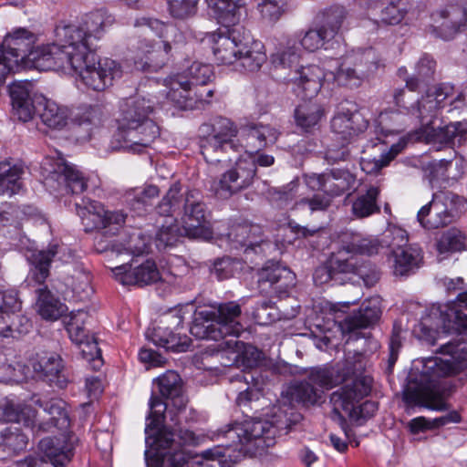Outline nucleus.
Wrapping results in <instances>:
<instances>
[{"mask_svg": "<svg viewBox=\"0 0 467 467\" xmlns=\"http://www.w3.org/2000/svg\"><path fill=\"white\" fill-rule=\"evenodd\" d=\"M276 427L268 420L260 419H249L243 422H234L227 425L226 430L220 432L230 442L225 443L226 447H233L239 444H245L253 440L260 439L266 436L275 435Z\"/></svg>", "mask_w": 467, "mask_h": 467, "instance_id": "obj_30", "label": "nucleus"}, {"mask_svg": "<svg viewBox=\"0 0 467 467\" xmlns=\"http://www.w3.org/2000/svg\"><path fill=\"white\" fill-rule=\"evenodd\" d=\"M115 22L108 10L100 8L85 15L79 25H58L59 40L71 43L76 51L92 50L94 42L100 40Z\"/></svg>", "mask_w": 467, "mask_h": 467, "instance_id": "obj_9", "label": "nucleus"}, {"mask_svg": "<svg viewBox=\"0 0 467 467\" xmlns=\"http://www.w3.org/2000/svg\"><path fill=\"white\" fill-rule=\"evenodd\" d=\"M241 1L205 0L210 13L218 23L225 26V30H220L213 36V52L219 64L234 63L242 48H244L245 29L243 26L229 28L239 22Z\"/></svg>", "mask_w": 467, "mask_h": 467, "instance_id": "obj_3", "label": "nucleus"}, {"mask_svg": "<svg viewBox=\"0 0 467 467\" xmlns=\"http://www.w3.org/2000/svg\"><path fill=\"white\" fill-rule=\"evenodd\" d=\"M34 85L27 80L15 81L9 86L13 114L23 122L33 119L36 111Z\"/></svg>", "mask_w": 467, "mask_h": 467, "instance_id": "obj_40", "label": "nucleus"}, {"mask_svg": "<svg viewBox=\"0 0 467 467\" xmlns=\"http://www.w3.org/2000/svg\"><path fill=\"white\" fill-rule=\"evenodd\" d=\"M36 376L47 382L50 386L64 389L67 379L64 375V363L60 355L56 352H40L30 360Z\"/></svg>", "mask_w": 467, "mask_h": 467, "instance_id": "obj_35", "label": "nucleus"}, {"mask_svg": "<svg viewBox=\"0 0 467 467\" xmlns=\"http://www.w3.org/2000/svg\"><path fill=\"white\" fill-rule=\"evenodd\" d=\"M347 17V11L344 6L333 5L323 13L322 26L332 38L338 33L343 21Z\"/></svg>", "mask_w": 467, "mask_h": 467, "instance_id": "obj_60", "label": "nucleus"}, {"mask_svg": "<svg viewBox=\"0 0 467 467\" xmlns=\"http://www.w3.org/2000/svg\"><path fill=\"white\" fill-rule=\"evenodd\" d=\"M341 381V378L334 369L312 368L307 379L296 381L288 389L291 400L304 406L317 404L322 397V388L332 389Z\"/></svg>", "mask_w": 467, "mask_h": 467, "instance_id": "obj_18", "label": "nucleus"}, {"mask_svg": "<svg viewBox=\"0 0 467 467\" xmlns=\"http://www.w3.org/2000/svg\"><path fill=\"white\" fill-rule=\"evenodd\" d=\"M42 411L36 412L32 407L7 403L4 408L6 421L22 423L34 432H53L55 430L67 431L70 427L69 406L62 399L39 398L35 401Z\"/></svg>", "mask_w": 467, "mask_h": 467, "instance_id": "obj_4", "label": "nucleus"}, {"mask_svg": "<svg viewBox=\"0 0 467 467\" xmlns=\"http://www.w3.org/2000/svg\"><path fill=\"white\" fill-rule=\"evenodd\" d=\"M87 313L78 311L71 316L67 326V331L73 343L78 346L82 358L88 361L101 363V350L98 346L97 338L94 335H89L83 327Z\"/></svg>", "mask_w": 467, "mask_h": 467, "instance_id": "obj_36", "label": "nucleus"}, {"mask_svg": "<svg viewBox=\"0 0 467 467\" xmlns=\"http://www.w3.org/2000/svg\"><path fill=\"white\" fill-rule=\"evenodd\" d=\"M119 265L110 264L114 278L124 285H149L160 279V272L154 261L146 260L144 263L132 267V264L119 260Z\"/></svg>", "mask_w": 467, "mask_h": 467, "instance_id": "obj_33", "label": "nucleus"}, {"mask_svg": "<svg viewBox=\"0 0 467 467\" xmlns=\"http://www.w3.org/2000/svg\"><path fill=\"white\" fill-rule=\"evenodd\" d=\"M437 354L444 356L431 357L426 360L425 372L432 377H445L454 374L459 366L467 358V346L457 341H449L441 344L436 350Z\"/></svg>", "mask_w": 467, "mask_h": 467, "instance_id": "obj_29", "label": "nucleus"}, {"mask_svg": "<svg viewBox=\"0 0 467 467\" xmlns=\"http://www.w3.org/2000/svg\"><path fill=\"white\" fill-rule=\"evenodd\" d=\"M301 53L296 39L288 38L285 46L271 56V63L275 69H289V73L299 61Z\"/></svg>", "mask_w": 467, "mask_h": 467, "instance_id": "obj_52", "label": "nucleus"}, {"mask_svg": "<svg viewBox=\"0 0 467 467\" xmlns=\"http://www.w3.org/2000/svg\"><path fill=\"white\" fill-rule=\"evenodd\" d=\"M76 211L81 218L83 224L92 226L102 231L104 235H116L124 227L128 214L121 210L109 211L97 201L82 199L81 203H76Z\"/></svg>", "mask_w": 467, "mask_h": 467, "instance_id": "obj_21", "label": "nucleus"}, {"mask_svg": "<svg viewBox=\"0 0 467 467\" xmlns=\"http://www.w3.org/2000/svg\"><path fill=\"white\" fill-rule=\"evenodd\" d=\"M380 189L371 185L365 193L359 195L352 204L353 214L358 218L368 217L373 213H379V206L377 203Z\"/></svg>", "mask_w": 467, "mask_h": 467, "instance_id": "obj_53", "label": "nucleus"}, {"mask_svg": "<svg viewBox=\"0 0 467 467\" xmlns=\"http://www.w3.org/2000/svg\"><path fill=\"white\" fill-rule=\"evenodd\" d=\"M348 253L361 255H374L382 249V244L378 238L362 237L354 235L349 243L345 246Z\"/></svg>", "mask_w": 467, "mask_h": 467, "instance_id": "obj_58", "label": "nucleus"}, {"mask_svg": "<svg viewBox=\"0 0 467 467\" xmlns=\"http://www.w3.org/2000/svg\"><path fill=\"white\" fill-rule=\"evenodd\" d=\"M382 299L379 296H371L362 302L358 310L353 311L339 323L343 333H353L376 324L382 313Z\"/></svg>", "mask_w": 467, "mask_h": 467, "instance_id": "obj_37", "label": "nucleus"}, {"mask_svg": "<svg viewBox=\"0 0 467 467\" xmlns=\"http://www.w3.org/2000/svg\"><path fill=\"white\" fill-rule=\"evenodd\" d=\"M213 77L211 65L195 61L183 75L178 74L167 79L169 88L167 98L184 109L208 104L214 90L212 88L202 90L198 87L207 85Z\"/></svg>", "mask_w": 467, "mask_h": 467, "instance_id": "obj_5", "label": "nucleus"}, {"mask_svg": "<svg viewBox=\"0 0 467 467\" xmlns=\"http://www.w3.org/2000/svg\"><path fill=\"white\" fill-rule=\"evenodd\" d=\"M149 246V239L146 238L142 233L139 230L133 229L129 234V239L124 244H112L109 249L99 248L100 252H106L109 256V264L116 258L123 255L127 256H138L143 254Z\"/></svg>", "mask_w": 467, "mask_h": 467, "instance_id": "obj_44", "label": "nucleus"}, {"mask_svg": "<svg viewBox=\"0 0 467 467\" xmlns=\"http://www.w3.org/2000/svg\"><path fill=\"white\" fill-rule=\"evenodd\" d=\"M463 200L451 192H439L418 212L417 219L428 230L444 227L453 223L462 213Z\"/></svg>", "mask_w": 467, "mask_h": 467, "instance_id": "obj_15", "label": "nucleus"}, {"mask_svg": "<svg viewBox=\"0 0 467 467\" xmlns=\"http://www.w3.org/2000/svg\"><path fill=\"white\" fill-rule=\"evenodd\" d=\"M241 306L234 301L219 304L213 309L196 310L190 327L191 334L199 339L220 341L214 350L217 353H229L234 362L237 361L244 343L226 337H238L244 331L239 321Z\"/></svg>", "mask_w": 467, "mask_h": 467, "instance_id": "obj_2", "label": "nucleus"}, {"mask_svg": "<svg viewBox=\"0 0 467 467\" xmlns=\"http://www.w3.org/2000/svg\"><path fill=\"white\" fill-rule=\"evenodd\" d=\"M21 307L17 293L13 290L0 291V335L16 337L26 334L32 327L30 320L16 314Z\"/></svg>", "mask_w": 467, "mask_h": 467, "instance_id": "obj_28", "label": "nucleus"}, {"mask_svg": "<svg viewBox=\"0 0 467 467\" xmlns=\"http://www.w3.org/2000/svg\"><path fill=\"white\" fill-rule=\"evenodd\" d=\"M183 237L184 225L179 226L176 223L169 225H162L156 234V246L158 249H164L176 245Z\"/></svg>", "mask_w": 467, "mask_h": 467, "instance_id": "obj_59", "label": "nucleus"}, {"mask_svg": "<svg viewBox=\"0 0 467 467\" xmlns=\"http://www.w3.org/2000/svg\"><path fill=\"white\" fill-rule=\"evenodd\" d=\"M461 123H450L443 127H434L431 125L425 130H416L410 134V140L431 144H440L443 146H451L456 139L461 143L465 135V131L461 129Z\"/></svg>", "mask_w": 467, "mask_h": 467, "instance_id": "obj_39", "label": "nucleus"}, {"mask_svg": "<svg viewBox=\"0 0 467 467\" xmlns=\"http://www.w3.org/2000/svg\"><path fill=\"white\" fill-rule=\"evenodd\" d=\"M208 216L209 212L201 193L195 190L186 192L181 219L188 238L210 239L212 237V232L207 226Z\"/></svg>", "mask_w": 467, "mask_h": 467, "instance_id": "obj_23", "label": "nucleus"}, {"mask_svg": "<svg viewBox=\"0 0 467 467\" xmlns=\"http://www.w3.org/2000/svg\"><path fill=\"white\" fill-rule=\"evenodd\" d=\"M257 9L264 19L275 22L286 12L288 4L287 0H261Z\"/></svg>", "mask_w": 467, "mask_h": 467, "instance_id": "obj_64", "label": "nucleus"}, {"mask_svg": "<svg viewBox=\"0 0 467 467\" xmlns=\"http://www.w3.org/2000/svg\"><path fill=\"white\" fill-rule=\"evenodd\" d=\"M171 50L167 41L140 39L131 50L134 67L147 73L158 72L169 61Z\"/></svg>", "mask_w": 467, "mask_h": 467, "instance_id": "obj_25", "label": "nucleus"}, {"mask_svg": "<svg viewBox=\"0 0 467 467\" xmlns=\"http://www.w3.org/2000/svg\"><path fill=\"white\" fill-rule=\"evenodd\" d=\"M459 307H467V290L459 294L454 302L432 305L422 320L423 327L445 333H462L467 329V315L460 311Z\"/></svg>", "mask_w": 467, "mask_h": 467, "instance_id": "obj_17", "label": "nucleus"}, {"mask_svg": "<svg viewBox=\"0 0 467 467\" xmlns=\"http://www.w3.org/2000/svg\"><path fill=\"white\" fill-rule=\"evenodd\" d=\"M232 248L244 249V254L265 253L271 244L264 238L263 229L258 224L248 223L233 225L227 234Z\"/></svg>", "mask_w": 467, "mask_h": 467, "instance_id": "obj_32", "label": "nucleus"}, {"mask_svg": "<svg viewBox=\"0 0 467 467\" xmlns=\"http://www.w3.org/2000/svg\"><path fill=\"white\" fill-rule=\"evenodd\" d=\"M37 103L39 105L38 116L42 123L52 130L65 128L70 117L74 125L87 127L88 130H89V126L96 125L100 120L99 109L95 107H84L77 109L76 112H70L67 107L46 98H41Z\"/></svg>", "mask_w": 467, "mask_h": 467, "instance_id": "obj_14", "label": "nucleus"}, {"mask_svg": "<svg viewBox=\"0 0 467 467\" xmlns=\"http://www.w3.org/2000/svg\"><path fill=\"white\" fill-rule=\"evenodd\" d=\"M326 30L322 26L310 28L304 34L299 33L290 37L296 39V46L303 47L305 50L314 52L321 48L326 42L332 39L331 36H327Z\"/></svg>", "mask_w": 467, "mask_h": 467, "instance_id": "obj_54", "label": "nucleus"}, {"mask_svg": "<svg viewBox=\"0 0 467 467\" xmlns=\"http://www.w3.org/2000/svg\"><path fill=\"white\" fill-rule=\"evenodd\" d=\"M367 128V121L361 115L340 105L331 119V130L343 142H348L353 136Z\"/></svg>", "mask_w": 467, "mask_h": 467, "instance_id": "obj_41", "label": "nucleus"}, {"mask_svg": "<svg viewBox=\"0 0 467 467\" xmlns=\"http://www.w3.org/2000/svg\"><path fill=\"white\" fill-rule=\"evenodd\" d=\"M146 450L145 462L147 467H161L163 463L164 449H185L186 446H197L202 441V437L196 435L193 431L179 428L175 431H170L166 429L149 430L146 433Z\"/></svg>", "mask_w": 467, "mask_h": 467, "instance_id": "obj_13", "label": "nucleus"}, {"mask_svg": "<svg viewBox=\"0 0 467 467\" xmlns=\"http://www.w3.org/2000/svg\"><path fill=\"white\" fill-rule=\"evenodd\" d=\"M70 72L78 76L88 88L103 91L111 87L122 76L121 66L108 57L96 60L92 50L76 51L73 56Z\"/></svg>", "mask_w": 467, "mask_h": 467, "instance_id": "obj_7", "label": "nucleus"}, {"mask_svg": "<svg viewBox=\"0 0 467 467\" xmlns=\"http://www.w3.org/2000/svg\"><path fill=\"white\" fill-rule=\"evenodd\" d=\"M296 285V275L278 263H267L258 273V288L269 297H285Z\"/></svg>", "mask_w": 467, "mask_h": 467, "instance_id": "obj_27", "label": "nucleus"}, {"mask_svg": "<svg viewBox=\"0 0 467 467\" xmlns=\"http://www.w3.org/2000/svg\"><path fill=\"white\" fill-rule=\"evenodd\" d=\"M34 43V34L24 27L16 28L5 36L0 45V85L19 62L28 57Z\"/></svg>", "mask_w": 467, "mask_h": 467, "instance_id": "obj_20", "label": "nucleus"}, {"mask_svg": "<svg viewBox=\"0 0 467 467\" xmlns=\"http://www.w3.org/2000/svg\"><path fill=\"white\" fill-rule=\"evenodd\" d=\"M408 241L409 237L407 232L397 225H389L382 234L381 240H379L382 244V248H389L391 254L394 250H400L408 246Z\"/></svg>", "mask_w": 467, "mask_h": 467, "instance_id": "obj_63", "label": "nucleus"}, {"mask_svg": "<svg viewBox=\"0 0 467 467\" xmlns=\"http://www.w3.org/2000/svg\"><path fill=\"white\" fill-rule=\"evenodd\" d=\"M24 166L10 161H0V195L12 196L22 189Z\"/></svg>", "mask_w": 467, "mask_h": 467, "instance_id": "obj_47", "label": "nucleus"}, {"mask_svg": "<svg viewBox=\"0 0 467 467\" xmlns=\"http://www.w3.org/2000/svg\"><path fill=\"white\" fill-rule=\"evenodd\" d=\"M244 41V48H242L237 60L246 71H257L266 61L265 47L261 41L254 40L247 32Z\"/></svg>", "mask_w": 467, "mask_h": 467, "instance_id": "obj_46", "label": "nucleus"}, {"mask_svg": "<svg viewBox=\"0 0 467 467\" xmlns=\"http://www.w3.org/2000/svg\"><path fill=\"white\" fill-rule=\"evenodd\" d=\"M304 180L310 190L322 192L334 198L352 189L356 176L348 169L332 168L322 173L306 174Z\"/></svg>", "mask_w": 467, "mask_h": 467, "instance_id": "obj_26", "label": "nucleus"}, {"mask_svg": "<svg viewBox=\"0 0 467 467\" xmlns=\"http://www.w3.org/2000/svg\"><path fill=\"white\" fill-rule=\"evenodd\" d=\"M433 32L437 36L452 39L460 31L467 27V5H449L432 15Z\"/></svg>", "mask_w": 467, "mask_h": 467, "instance_id": "obj_34", "label": "nucleus"}, {"mask_svg": "<svg viewBox=\"0 0 467 467\" xmlns=\"http://www.w3.org/2000/svg\"><path fill=\"white\" fill-rule=\"evenodd\" d=\"M155 102L141 96L130 97L119 105L113 148L142 153L160 135L158 125L150 119Z\"/></svg>", "mask_w": 467, "mask_h": 467, "instance_id": "obj_1", "label": "nucleus"}, {"mask_svg": "<svg viewBox=\"0 0 467 467\" xmlns=\"http://www.w3.org/2000/svg\"><path fill=\"white\" fill-rule=\"evenodd\" d=\"M158 390L162 398L171 400V404L164 403L160 398L152 395L149 406L150 414L147 417L145 432L161 426L165 420V411L171 408L182 412L187 405V399L182 394V379L172 370L167 371L157 379Z\"/></svg>", "mask_w": 467, "mask_h": 467, "instance_id": "obj_12", "label": "nucleus"}, {"mask_svg": "<svg viewBox=\"0 0 467 467\" xmlns=\"http://www.w3.org/2000/svg\"><path fill=\"white\" fill-rule=\"evenodd\" d=\"M379 64V56L372 47L351 51L337 61L336 72L328 73L329 81L341 87L358 88Z\"/></svg>", "mask_w": 467, "mask_h": 467, "instance_id": "obj_10", "label": "nucleus"}, {"mask_svg": "<svg viewBox=\"0 0 467 467\" xmlns=\"http://www.w3.org/2000/svg\"><path fill=\"white\" fill-rule=\"evenodd\" d=\"M431 97L427 94L421 96L420 99L416 101L413 109L410 113V117H412L420 124L418 130H425L431 125L434 124L438 119L440 111L437 109V102L431 100Z\"/></svg>", "mask_w": 467, "mask_h": 467, "instance_id": "obj_50", "label": "nucleus"}, {"mask_svg": "<svg viewBox=\"0 0 467 467\" xmlns=\"http://www.w3.org/2000/svg\"><path fill=\"white\" fill-rule=\"evenodd\" d=\"M254 177L255 161L251 158L240 157L233 166L213 181L211 190L218 198L229 199L251 186Z\"/></svg>", "mask_w": 467, "mask_h": 467, "instance_id": "obj_19", "label": "nucleus"}, {"mask_svg": "<svg viewBox=\"0 0 467 467\" xmlns=\"http://www.w3.org/2000/svg\"><path fill=\"white\" fill-rule=\"evenodd\" d=\"M298 182L292 181L282 187H274L268 190L270 202L278 207H286L296 199L297 194Z\"/></svg>", "mask_w": 467, "mask_h": 467, "instance_id": "obj_62", "label": "nucleus"}, {"mask_svg": "<svg viewBox=\"0 0 467 467\" xmlns=\"http://www.w3.org/2000/svg\"><path fill=\"white\" fill-rule=\"evenodd\" d=\"M91 275L89 272L77 268L70 276L66 278V285L69 286L74 294L80 299L89 296L91 293Z\"/></svg>", "mask_w": 467, "mask_h": 467, "instance_id": "obj_61", "label": "nucleus"}, {"mask_svg": "<svg viewBox=\"0 0 467 467\" xmlns=\"http://www.w3.org/2000/svg\"><path fill=\"white\" fill-rule=\"evenodd\" d=\"M324 115L323 107L311 101L299 104L294 111L296 125L304 132H312L317 129Z\"/></svg>", "mask_w": 467, "mask_h": 467, "instance_id": "obj_48", "label": "nucleus"}, {"mask_svg": "<svg viewBox=\"0 0 467 467\" xmlns=\"http://www.w3.org/2000/svg\"><path fill=\"white\" fill-rule=\"evenodd\" d=\"M41 457L28 456L18 462V467H40L50 462L54 467H63L70 459V451H65L57 438H45L39 442Z\"/></svg>", "mask_w": 467, "mask_h": 467, "instance_id": "obj_38", "label": "nucleus"}, {"mask_svg": "<svg viewBox=\"0 0 467 467\" xmlns=\"http://www.w3.org/2000/svg\"><path fill=\"white\" fill-rule=\"evenodd\" d=\"M285 79L293 83L295 92L305 99L316 97L329 81L328 73L317 65L296 68L288 73Z\"/></svg>", "mask_w": 467, "mask_h": 467, "instance_id": "obj_31", "label": "nucleus"}, {"mask_svg": "<svg viewBox=\"0 0 467 467\" xmlns=\"http://www.w3.org/2000/svg\"><path fill=\"white\" fill-rule=\"evenodd\" d=\"M151 340L156 346L174 352H184L191 345V340L186 335L175 333L169 327H162L154 328Z\"/></svg>", "mask_w": 467, "mask_h": 467, "instance_id": "obj_49", "label": "nucleus"}, {"mask_svg": "<svg viewBox=\"0 0 467 467\" xmlns=\"http://www.w3.org/2000/svg\"><path fill=\"white\" fill-rule=\"evenodd\" d=\"M389 260H392L391 266L396 276H407L420 268L422 261L421 250L408 245L402 249L394 250L390 254Z\"/></svg>", "mask_w": 467, "mask_h": 467, "instance_id": "obj_43", "label": "nucleus"}, {"mask_svg": "<svg viewBox=\"0 0 467 467\" xmlns=\"http://www.w3.org/2000/svg\"><path fill=\"white\" fill-rule=\"evenodd\" d=\"M238 130L234 123L223 117H217L199 128L201 153L209 163L220 162L222 153L228 149L235 151L240 147L234 140Z\"/></svg>", "mask_w": 467, "mask_h": 467, "instance_id": "obj_11", "label": "nucleus"}, {"mask_svg": "<svg viewBox=\"0 0 467 467\" xmlns=\"http://www.w3.org/2000/svg\"><path fill=\"white\" fill-rule=\"evenodd\" d=\"M181 184L174 182L162 197L161 201L157 205L156 209L160 215L162 216H175L182 213L184 207L185 193H181Z\"/></svg>", "mask_w": 467, "mask_h": 467, "instance_id": "obj_51", "label": "nucleus"}, {"mask_svg": "<svg viewBox=\"0 0 467 467\" xmlns=\"http://www.w3.org/2000/svg\"><path fill=\"white\" fill-rule=\"evenodd\" d=\"M0 445L8 454H16L26 448L27 437L17 427H9L1 432Z\"/></svg>", "mask_w": 467, "mask_h": 467, "instance_id": "obj_57", "label": "nucleus"}, {"mask_svg": "<svg viewBox=\"0 0 467 467\" xmlns=\"http://www.w3.org/2000/svg\"><path fill=\"white\" fill-rule=\"evenodd\" d=\"M55 42L43 45L28 53V59L39 70H68L76 52L71 43L59 40L57 26L55 29Z\"/></svg>", "mask_w": 467, "mask_h": 467, "instance_id": "obj_22", "label": "nucleus"}, {"mask_svg": "<svg viewBox=\"0 0 467 467\" xmlns=\"http://www.w3.org/2000/svg\"><path fill=\"white\" fill-rule=\"evenodd\" d=\"M465 237L462 231L451 228L444 232L436 242V250L439 255H447L460 252L464 248Z\"/></svg>", "mask_w": 467, "mask_h": 467, "instance_id": "obj_56", "label": "nucleus"}, {"mask_svg": "<svg viewBox=\"0 0 467 467\" xmlns=\"http://www.w3.org/2000/svg\"><path fill=\"white\" fill-rule=\"evenodd\" d=\"M354 262L352 259H332L328 265L320 266L314 273V280L318 284H325L335 278L337 274L349 273L354 270Z\"/></svg>", "mask_w": 467, "mask_h": 467, "instance_id": "obj_55", "label": "nucleus"}, {"mask_svg": "<svg viewBox=\"0 0 467 467\" xmlns=\"http://www.w3.org/2000/svg\"><path fill=\"white\" fill-rule=\"evenodd\" d=\"M244 147L245 151L253 154L260 150L273 145L277 140L279 132L270 125L253 124L244 130Z\"/></svg>", "mask_w": 467, "mask_h": 467, "instance_id": "obj_42", "label": "nucleus"}, {"mask_svg": "<svg viewBox=\"0 0 467 467\" xmlns=\"http://www.w3.org/2000/svg\"><path fill=\"white\" fill-rule=\"evenodd\" d=\"M57 248V245H52L47 250L34 252L30 257L33 267L26 278L28 286L34 288L36 294L38 313L46 320H57L67 310V306L56 297L45 284Z\"/></svg>", "mask_w": 467, "mask_h": 467, "instance_id": "obj_6", "label": "nucleus"}, {"mask_svg": "<svg viewBox=\"0 0 467 467\" xmlns=\"http://www.w3.org/2000/svg\"><path fill=\"white\" fill-rule=\"evenodd\" d=\"M44 170L47 172L45 184L53 191L79 194L87 189V180L82 172L63 160L48 161Z\"/></svg>", "mask_w": 467, "mask_h": 467, "instance_id": "obj_24", "label": "nucleus"}, {"mask_svg": "<svg viewBox=\"0 0 467 467\" xmlns=\"http://www.w3.org/2000/svg\"><path fill=\"white\" fill-rule=\"evenodd\" d=\"M371 390V379L357 377L348 381L344 386L334 391L330 402L336 413L343 411L352 420H366L372 417L378 410L375 401L361 400Z\"/></svg>", "mask_w": 467, "mask_h": 467, "instance_id": "obj_8", "label": "nucleus"}, {"mask_svg": "<svg viewBox=\"0 0 467 467\" xmlns=\"http://www.w3.org/2000/svg\"><path fill=\"white\" fill-rule=\"evenodd\" d=\"M160 190L156 185H146L143 188H132L125 192L123 202L138 215H142L153 205L159 196Z\"/></svg>", "mask_w": 467, "mask_h": 467, "instance_id": "obj_45", "label": "nucleus"}, {"mask_svg": "<svg viewBox=\"0 0 467 467\" xmlns=\"http://www.w3.org/2000/svg\"><path fill=\"white\" fill-rule=\"evenodd\" d=\"M453 391V386L446 380L436 381L430 379L425 383L411 380L404 390L403 400L409 405L444 411L450 408V404L446 402V400Z\"/></svg>", "mask_w": 467, "mask_h": 467, "instance_id": "obj_16", "label": "nucleus"}]
</instances>
